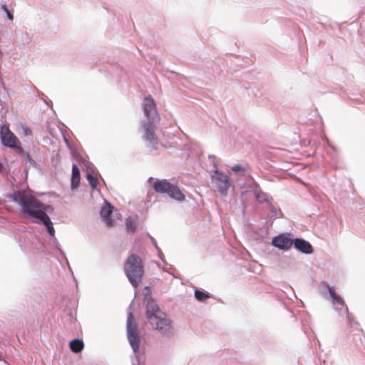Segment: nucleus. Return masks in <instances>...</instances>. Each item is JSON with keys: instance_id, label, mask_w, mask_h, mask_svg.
Returning a JSON list of instances; mask_svg holds the SVG:
<instances>
[{"instance_id": "1", "label": "nucleus", "mask_w": 365, "mask_h": 365, "mask_svg": "<svg viewBox=\"0 0 365 365\" xmlns=\"http://www.w3.org/2000/svg\"><path fill=\"white\" fill-rule=\"evenodd\" d=\"M144 118L141 120L142 139L150 150H156L158 139L155 130L160 118L157 106L151 96H145L143 101Z\"/></svg>"}, {"instance_id": "2", "label": "nucleus", "mask_w": 365, "mask_h": 365, "mask_svg": "<svg viewBox=\"0 0 365 365\" xmlns=\"http://www.w3.org/2000/svg\"><path fill=\"white\" fill-rule=\"evenodd\" d=\"M145 309L146 317L151 327L158 330L163 337L166 339L172 337L174 334V328L171 320L150 297L146 300Z\"/></svg>"}, {"instance_id": "3", "label": "nucleus", "mask_w": 365, "mask_h": 365, "mask_svg": "<svg viewBox=\"0 0 365 365\" xmlns=\"http://www.w3.org/2000/svg\"><path fill=\"white\" fill-rule=\"evenodd\" d=\"M9 198L11 201L18 203L25 217L32 218L36 223L46 215L41 209L40 201L31 194L15 191L10 195Z\"/></svg>"}, {"instance_id": "4", "label": "nucleus", "mask_w": 365, "mask_h": 365, "mask_svg": "<svg viewBox=\"0 0 365 365\" xmlns=\"http://www.w3.org/2000/svg\"><path fill=\"white\" fill-rule=\"evenodd\" d=\"M124 272L129 282L137 288L144 275V265L142 259L136 254L129 255L124 264Z\"/></svg>"}, {"instance_id": "5", "label": "nucleus", "mask_w": 365, "mask_h": 365, "mask_svg": "<svg viewBox=\"0 0 365 365\" xmlns=\"http://www.w3.org/2000/svg\"><path fill=\"white\" fill-rule=\"evenodd\" d=\"M214 168L215 169L210 176V182L217 189L220 195L225 197L227 195L232 181L229 175L217 169L215 165H214Z\"/></svg>"}, {"instance_id": "6", "label": "nucleus", "mask_w": 365, "mask_h": 365, "mask_svg": "<svg viewBox=\"0 0 365 365\" xmlns=\"http://www.w3.org/2000/svg\"><path fill=\"white\" fill-rule=\"evenodd\" d=\"M0 142L6 148L23 153L21 143L16 135L10 130L9 125H0Z\"/></svg>"}, {"instance_id": "7", "label": "nucleus", "mask_w": 365, "mask_h": 365, "mask_svg": "<svg viewBox=\"0 0 365 365\" xmlns=\"http://www.w3.org/2000/svg\"><path fill=\"white\" fill-rule=\"evenodd\" d=\"M133 316L131 312L128 314L126 329L129 344L134 353L139 350L140 336L138 334L137 326L133 324Z\"/></svg>"}, {"instance_id": "8", "label": "nucleus", "mask_w": 365, "mask_h": 365, "mask_svg": "<svg viewBox=\"0 0 365 365\" xmlns=\"http://www.w3.org/2000/svg\"><path fill=\"white\" fill-rule=\"evenodd\" d=\"M272 245L280 250L287 251L293 245V239L287 234H279L272 238Z\"/></svg>"}, {"instance_id": "9", "label": "nucleus", "mask_w": 365, "mask_h": 365, "mask_svg": "<svg viewBox=\"0 0 365 365\" xmlns=\"http://www.w3.org/2000/svg\"><path fill=\"white\" fill-rule=\"evenodd\" d=\"M252 192L259 203L267 202L269 204L272 202V197L268 193L263 192L257 183H254L250 186Z\"/></svg>"}, {"instance_id": "10", "label": "nucleus", "mask_w": 365, "mask_h": 365, "mask_svg": "<svg viewBox=\"0 0 365 365\" xmlns=\"http://www.w3.org/2000/svg\"><path fill=\"white\" fill-rule=\"evenodd\" d=\"M294 247L303 254L309 255L313 252L312 245L307 240L302 238L293 239Z\"/></svg>"}, {"instance_id": "11", "label": "nucleus", "mask_w": 365, "mask_h": 365, "mask_svg": "<svg viewBox=\"0 0 365 365\" xmlns=\"http://www.w3.org/2000/svg\"><path fill=\"white\" fill-rule=\"evenodd\" d=\"M114 210L115 207L107 202L105 206L102 207L100 211V215L108 227H111L113 224V220L110 216Z\"/></svg>"}, {"instance_id": "12", "label": "nucleus", "mask_w": 365, "mask_h": 365, "mask_svg": "<svg viewBox=\"0 0 365 365\" xmlns=\"http://www.w3.org/2000/svg\"><path fill=\"white\" fill-rule=\"evenodd\" d=\"M323 284L328 289L329 296L331 299V303L334 306V309L336 307V305H340L342 307L341 308H344L346 306L344 301L339 295L336 293L334 287L329 286L327 282H323Z\"/></svg>"}, {"instance_id": "13", "label": "nucleus", "mask_w": 365, "mask_h": 365, "mask_svg": "<svg viewBox=\"0 0 365 365\" xmlns=\"http://www.w3.org/2000/svg\"><path fill=\"white\" fill-rule=\"evenodd\" d=\"M171 184L167 179H158L154 182L153 188L157 193L166 194Z\"/></svg>"}, {"instance_id": "14", "label": "nucleus", "mask_w": 365, "mask_h": 365, "mask_svg": "<svg viewBox=\"0 0 365 365\" xmlns=\"http://www.w3.org/2000/svg\"><path fill=\"white\" fill-rule=\"evenodd\" d=\"M166 194L173 200H175L178 202H182L185 196L181 192L178 186L175 184H171L170 187L168 190V192Z\"/></svg>"}, {"instance_id": "15", "label": "nucleus", "mask_w": 365, "mask_h": 365, "mask_svg": "<svg viewBox=\"0 0 365 365\" xmlns=\"http://www.w3.org/2000/svg\"><path fill=\"white\" fill-rule=\"evenodd\" d=\"M81 173L80 170L76 164L72 165V174L71 180V188L72 190H76L80 184Z\"/></svg>"}, {"instance_id": "16", "label": "nucleus", "mask_w": 365, "mask_h": 365, "mask_svg": "<svg viewBox=\"0 0 365 365\" xmlns=\"http://www.w3.org/2000/svg\"><path fill=\"white\" fill-rule=\"evenodd\" d=\"M37 224H39V225H43L47 232L51 236V237H53L55 236V229L53 226V222H51L49 216L48 215V214H46L43 217H42L38 222Z\"/></svg>"}, {"instance_id": "17", "label": "nucleus", "mask_w": 365, "mask_h": 365, "mask_svg": "<svg viewBox=\"0 0 365 365\" xmlns=\"http://www.w3.org/2000/svg\"><path fill=\"white\" fill-rule=\"evenodd\" d=\"M19 155H22L26 161V168H33L37 169L38 167V163L31 158L29 153L24 150L23 153H17Z\"/></svg>"}, {"instance_id": "18", "label": "nucleus", "mask_w": 365, "mask_h": 365, "mask_svg": "<svg viewBox=\"0 0 365 365\" xmlns=\"http://www.w3.org/2000/svg\"><path fill=\"white\" fill-rule=\"evenodd\" d=\"M70 349L75 353H78L82 351L84 346L83 340L79 339H74L70 341Z\"/></svg>"}, {"instance_id": "19", "label": "nucleus", "mask_w": 365, "mask_h": 365, "mask_svg": "<svg viewBox=\"0 0 365 365\" xmlns=\"http://www.w3.org/2000/svg\"><path fill=\"white\" fill-rule=\"evenodd\" d=\"M335 310L339 314H345L346 315L347 320L351 326H353L354 324H358L356 322L354 321V316L352 314L349 312L348 307L345 306L344 308H340L338 307L335 308Z\"/></svg>"}, {"instance_id": "20", "label": "nucleus", "mask_w": 365, "mask_h": 365, "mask_svg": "<svg viewBox=\"0 0 365 365\" xmlns=\"http://www.w3.org/2000/svg\"><path fill=\"white\" fill-rule=\"evenodd\" d=\"M194 296L197 301L201 302L211 297V294L209 292L198 289H195Z\"/></svg>"}, {"instance_id": "21", "label": "nucleus", "mask_w": 365, "mask_h": 365, "mask_svg": "<svg viewBox=\"0 0 365 365\" xmlns=\"http://www.w3.org/2000/svg\"><path fill=\"white\" fill-rule=\"evenodd\" d=\"M0 11L4 12L9 21L14 20L13 10H9L5 1L0 2Z\"/></svg>"}, {"instance_id": "22", "label": "nucleus", "mask_w": 365, "mask_h": 365, "mask_svg": "<svg viewBox=\"0 0 365 365\" xmlns=\"http://www.w3.org/2000/svg\"><path fill=\"white\" fill-rule=\"evenodd\" d=\"M50 245L59 252V254L61 257H66V254L61 249V246L55 236L52 237V238L50 240Z\"/></svg>"}, {"instance_id": "23", "label": "nucleus", "mask_w": 365, "mask_h": 365, "mask_svg": "<svg viewBox=\"0 0 365 365\" xmlns=\"http://www.w3.org/2000/svg\"><path fill=\"white\" fill-rule=\"evenodd\" d=\"M86 180H88L91 187L93 190L96 189L98 185V181L97 178L92 173H88L86 174Z\"/></svg>"}, {"instance_id": "24", "label": "nucleus", "mask_w": 365, "mask_h": 365, "mask_svg": "<svg viewBox=\"0 0 365 365\" xmlns=\"http://www.w3.org/2000/svg\"><path fill=\"white\" fill-rule=\"evenodd\" d=\"M125 227L128 232L134 233L136 230L137 226L130 217H128L125 220Z\"/></svg>"}, {"instance_id": "25", "label": "nucleus", "mask_w": 365, "mask_h": 365, "mask_svg": "<svg viewBox=\"0 0 365 365\" xmlns=\"http://www.w3.org/2000/svg\"><path fill=\"white\" fill-rule=\"evenodd\" d=\"M269 210H270V215L271 217H277L279 214H281V210L279 208L276 207L272 203L270 202L268 204Z\"/></svg>"}, {"instance_id": "26", "label": "nucleus", "mask_w": 365, "mask_h": 365, "mask_svg": "<svg viewBox=\"0 0 365 365\" xmlns=\"http://www.w3.org/2000/svg\"><path fill=\"white\" fill-rule=\"evenodd\" d=\"M21 133L26 137L31 136L33 135L32 130L26 124H21Z\"/></svg>"}, {"instance_id": "27", "label": "nucleus", "mask_w": 365, "mask_h": 365, "mask_svg": "<svg viewBox=\"0 0 365 365\" xmlns=\"http://www.w3.org/2000/svg\"><path fill=\"white\" fill-rule=\"evenodd\" d=\"M232 171L235 174L242 173H245L246 172V168L239 164L235 165L232 167Z\"/></svg>"}, {"instance_id": "28", "label": "nucleus", "mask_w": 365, "mask_h": 365, "mask_svg": "<svg viewBox=\"0 0 365 365\" xmlns=\"http://www.w3.org/2000/svg\"><path fill=\"white\" fill-rule=\"evenodd\" d=\"M40 207H41V209L43 210L42 212L44 214H47L46 213L47 211H51V210H53V209L51 205L43 204L41 201H40Z\"/></svg>"}, {"instance_id": "29", "label": "nucleus", "mask_w": 365, "mask_h": 365, "mask_svg": "<svg viewBox=\"0 0 365 365\" xmlns=\"http://www.w3.org/2000/svg\"><path fill=\"white\" fill-rule=\"evenodd\" d=\"M146 235H147L148 237H149V239L151 241L152 245L155 247V248L156 250L157 247H158V244H157L156 240L153 236H151L149 232H147Z\"/></svg>"}, {"instance_id": "30", "label": "nucleus", "mask_w": 365, "mask_h": 365, "mask_svg": "<svg viewBox=\"0 0 365 365\" xmlns=\"http://www.w3.org/2000/svg\"><path fill=\"white\" fill-rule=\"evenodd\" d=\"M157 252H158V257L163 261V262H165V256L162 252V250H160V248L159 247H157V249H156Z\"/></svg>"}, {"instance_id": "31", "label": "nucleus", "mask_w": 365, "mask_h": 365, "mask_svg": "<svg viewBox=\"0 0 365 365\" xmlns=\"http://www.w3.org/2000/svg\"><path fill=\"white\" fill-rule=\"evenodd\" d=\"M324 141L326 142L327 145L332 150H334V152H337V149L335 146H334L333 145H331L330 143V142L329 141V140L326 138L324 139Z\"/></svg>"}, {"instance_id": "32", "label": "nucleus", "mask_w": 365, "mask_h": 365, "mask_svg": "<svg viewBox=\"0 0 365 365\" xmlns=\"http://www.w3.org/2000/svg\"><path fill=\"white\" fill-rule=\"evenodd\" d=\"M4 55V53L3 51H1V49L0 48V59L1 58V57L3 56Z\"/></svg>"}, {"instance_id": "33", "label": "nucleus", "mask_w": 365, "mask_h": 365, "mask_svg": "<svg viewBox=\"0 0 365 365\" xmlns=\"http://www.w3.org/2000/svg\"><path fill=\"white\" fill-rule=\"evenodd\" d=\"M208 158H209L210 159H211V158H215V155H210L208 156Z\"/></svg>"}, {"instance_id": "34", "label": "nucleus", "mask_w": 365, "mask_h": 365, "mask_svg": "<svg viewBox=\"0 0 365 365\" xmlns=\"http://www.w3.org/2000/svg\"><path fill=\"white\" fill-rule=\"evenodd\" d=\"M2 168H3V165L1 163H0V171L2 170Z\"/></svg>"}, {"instance_id": "35", "label": "nucleus", "mask_w": 365, "mask_h": 365, "mask_svg": "<svg viewBox=\"0 0 365 365\" xmlns=\"http://www.w3.org/2000/svg\"><path fill=\"white\" fill-rule=\"evenodd\" d=\"M153 178L152 177H150V178H148V182H151V180H153Z\"/></svg>"}, {"instance_id": "36", "label": "nucleus", "mask_w": 365, "mask_h": 365, "mask_svg": "<svg viewBox=\"0 0 365 365\" xmlns=\"http://www.w3.org/2000/svg\"><path fill=\"white\" fill-rule=\"evenodd\" d=\"M44 102L48 105V102L47 101L44 100Z\"/></svg>"}, {"instance_id": "37", "label": "nucleus", "mask_w": 365, "mask_h": 365, "mask_svg": "<svg viewBox=\"0 0 365 365\" xmlns=\"http://www.w3.org/2000/svg\"><path fill=\"white\" fill-rule=\"evenodd\" d=\"M135 359H136L137 360H138V356L137 355H135Z\"/></svg>"}, {"instance_id": "38", "label": "nucleus", "mask_w": 365, "mask_h": 365, "mask_svg": "<svg viewBox=\"0 0 365 365\" xmlns=\"http://www.w3.org/2000/svg\"><path fill=\"white\" fill-rule=\"evenodd\" d=\"M133 365H138V364H135L133 363Z\"/></svg>"}]
</instances>
